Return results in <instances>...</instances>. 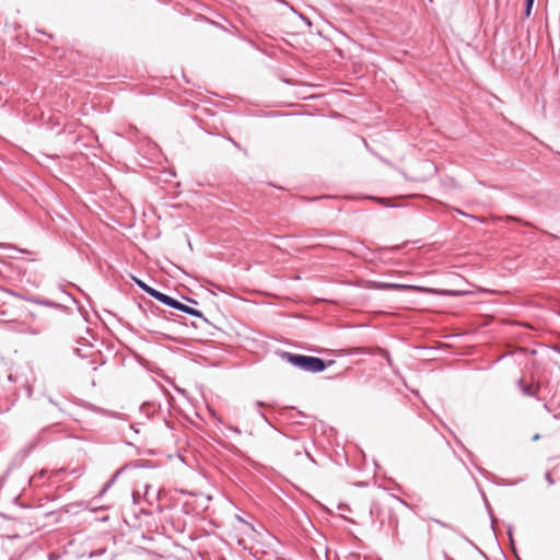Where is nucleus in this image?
<instances>
[{
    "mask_svg": "<svg viewBox=\"0 0 560 560\" xmlns=\"http://www.w3.org/2000/svg\"><path fill=\"white\" fill-rule=\"evenodd\" d=\"M546 478H547V481H548L549 483H552V482H553V481H552V479H551L550 474H547V475H546Z\"/></svg>",
    "mask_w": 560,
    "mask_h": 560,
    "instance_id": "nucleus-12",
    "label": "nucleus"
},
{
    "mask_svg": "<svg viewBox=\"0 0 560 560\" xmlns=\"http://www.w3.org/2000/svg\"><path fill=\"white\" fill-rule=\"evenodd\" d=\"M135 282L137 283V285L142 289L145 293H148L149 295L153 294V291L155 289H153L152 287L148 285L145 282H143L142 280L140 279H137V278H133Z\"/></svg>",
    "mask_w": 560,
    "mask_h": 560,
    "instance_id": "nucleus-6",
    "label": "nucleus"
},
{
    "mask_svg": "<svg viewBox=\"0 0 560 560\" xmlns=\"http://www.w3.org/2000/svg\"><path fill=\"white\" fill-rule=\"evenodd\" d=\"M173 308L179 310L184 313H187V314L196 316V317H203L202 313L200 311L192 308L179 301H177V305H174Z\"/></svg>",
    "mask_w": 560,
    "mask_h": 560,
    "instance_id": "nucleus-5",
    "label": "nucleus"
},
{
    "mask_svg": "<svg viewBox=\"0 0 560 560\" xmlns=\"http://www.w3.org/2000/svg\"><path fill=\"white\" fill-rule=\"evenodd\" d=\"M228 429H229V430H231V431H233V432H235V433H237V434H240V433H241V430H240L238 428H236V427L229 425V427H228Z\"/></svg>",
    "mask_w": 560,
    "mask_h": 560,
    "instance_id": "nucleus-10",
    "label": "nucleus"
},
{
    "mask_svg": "<svg viewBox=\"0 0 560 560\" xmlns=\"http://www.w3.org/2000/svg\"><path fill=\"white\" fill-rule=\"evenodd\" d=\"M539 438H540V435H539V434H535V435H534V438H533V440H534V441H537V440H539Z\"/></svg>",
    "mask_w": 560,
    "mask_h": 560,
    "instance_id": "nucleus-13",
    "label": "nucleus"
},
{
    "mask_svg": "<svg viewBox=\"0 0 560 560\" xmlns=\"http://www.w3.org/2000/svg\"><path fill=\"white\" fill-rule=\"evenodd\" d=\"M152 298H154L155 300L160 301L161 303L167 305V306H171L173 307L174 305H177V300L167 295V294H164L158 290H154L153 291V294H151Z\"/></svg>",
    "mask_w": 560,
    "mask_h": 560,
    "instance_id": "nucleus-4",
    "label": "nucleus"
},
{
    "mask_svg": "<svg viewBox=\"0 0 560 560\" xmlns=\"http://www.w3.org/2000/svg\"><path fill=\"white\" fill-rule=\"evenodd\" d=\"M378 288L392 289V290L417 291V292H434L433 290L425 289V288L418 287V285L398 284V283H380Z\"/></svg>",
    "mask_w": 560,
    "mask_h": 560,
    "instance_id": "nucleus-3",
    "label": "nucleus"
},
{
    "mask_svg": "<svg viewBox=\"0 0 560 560\" xmlns=\"http://www.w3.org/2000/svg\"><path fill=\"white\" fill-rule=\"evenodd\" d=\"M152 493V488L150 486H147L145 487V492H144V497L147 498V500L151 503V494Z\"/></svg>",
    "mask_w": 560,
    "mask_h": 560,
    "instance_id": "nucleus-9",
    "label": "nucleus"
},
{
    "mask_svg": "<svg viewBox=\"0 0 560 560\" xmlns=\"http://www.w3.org/2000/svg\"><path fill=\"white\" fill-rule=\"evenodd\" d=\"M46 472H47L46 470H42V471L39 472V476L42 477V476H44Z\"/></svg>",
    "mask_w": 560,
    "mask_h": 560,
    "instance_id": "nucleus-15",
    "label": "nucleus"
},
{
    "mask_svg": "<svg viewBox=\"0 0 560 560\" xmlns=\"http://www.w3.org/2000/svg\"><path fill=\"white\" fill-rule=\"evenodd\" d=\"M282 358L292 365L311 373H318L327 368V363L317 357L283 352Z\"/></svg>",
    "mask_w": 560,
    "mask_h": 560,
    "instance_id": "nucleus-1",
    "label": "nucleus"
},
{
    "mask_svg": "<svg viewBox=\"0 0 560 560\" xmlns=\"http://www.w3.org/2000/svg\"><path fill=\"white\" fill-rule=\"evenodd\" d=\"M121 469L117 470L115 472V475L106 482V485L104 486V488L102 489L101 491V494L105 493L112 486L113 483L115 482L117 476L120 474Z\"/></svg>",
    "mask_w": 560,
    "mask_h": 560,
    "instance_id": "nucleus-7",
    "label": "nucleus"
},
{
    "mask_svg": "<svg viewBox=\"0 0 560 560\" xmlns=\"http://www.w3.org/2000/svg\"><path fill=\"white\" fill-rule=\"evenodd\" d=\"M441 293L445 294V295H458V292H452V291H442Z\"/></svg>",
    "mask_w": 560,
    "mask_h": 560,
    "instance_id": "nucleus-11",
    "label": "nucleus"
},
{
    "mask_svg": "<svg viewBox=\"0 0 560 560\" xmlns=\"http://www.w3.org/2000/svg\"><path fill=\"white\" fill-rule=\"evenodd\" d=\"M533 4H534V0H526V5H525V14H526V16H529L532 8H533Z\"/></svg>",
    "mask_w": 560,
    "mask_h": 560,
    "instance_id": "nucleus-8",
    "label": "nucleus"
},
{
    "mask_svg": "<svg viewBox=\"0 0 560 560\" xmlns=\"http://www.w3.org/2000/svg\"><path fill=\"white\" fill-rule=\"evenodd\" d=\"M517 387L520 388L521 393L524 396L533 397L537 400H541L539 393H540V384L539 383H526L524 378H520L517 382Z\"/></svg>",
    "mask_w": 560,
    "mask_h": 560,
    "instance_id": "nucleus-2",
    "label": "nucleus"
},
{
    "mask_svg": "<svg viewBox=\"0 0 560 560\" xmlns=\"http://www.w3.org/2000/svg\"><path fill=\"white\" fill-rule=\"evenodd\" d=\"M544 408L547 410V411H550L549 407H548V404H544Z\"/></svg>",
    "mask_w": 560,
    "mask_h": 560,
    "instance_id": "nucleus-14",
    "label": "nucleus"
},
{
    "mask_svg": "<svg viewBox=\"0 0 560 560\" xmlns=\"http://www.w3.org/2000/svg\"><path fill=\"white\" fill-rule=\"evenodd\" d=\"M3 486V479H0V488Z\"/></svg>",
    "mask_w": 560,
    "mask_h": 560,
    "instance_id": "nucleus-16",
    "label": "nucleus"
}]
</instances>
